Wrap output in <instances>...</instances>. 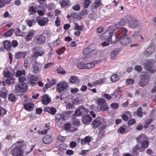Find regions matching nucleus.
I'll return each mask as SVG.
<instances>
[{"label":"nucleus","mask_w":156,"mask_h":156,"mask_svg":"<svg viewBox=\"0 0 156 156\" xmlns=\"http://www.w3.org/2000/svg\"><path fill=\"white\" fill-rule=\"evenodd\" d=\"M120 32H122V36L119 38L118 41L123 45H126L131 42V39L127 36V30L123 27H119Z\"/></svg>","instance_id":"obj_1"},{"label":"nucleus","mask_w":156,"mask_h":156,"mask_svg":"<svg viewBox=\"0 0 156 156\" xmlns=\"http://www.w3.org/2000/svg\"><path fill=\"white\" fill-rule=\"evenodd\" d=\"M57 73H58L63 74L66 73V72L61 67H59L57 70Z\"/></svg>","instance_id":"obj_48"},{"label":"nucleus","mask_w":156,"mask_h":156,"mask_svg":"<svg viewBox=\"0 0 156 156\" xmlns=\"http://www.w3.org/2000/svg\"><path fill=\"white\" fill-rule=\"evenodd\" d=\"M119 51L116 49L113 50L111 53V58L112 60L115 59L117 55L118 54Z\"/></svg>","instance_id":"obj_31"},{"label":"nucleus","mask_w":156,"mask_h":156,"mask_svg":"<svg viewBox=\"0 0 156 156\" xmlns=\"http://www.w3.org/2000/svg\"><path fill=\"white\" fill-rule=\"evenodd\" d=\"M126 126H123L120 127L118 130V132L123 133H125L126 130Z\"/></svg>","instance_id":"obj_45"},{"label":"nucleus","mask_w":156,"mask_h":156,"mask_svg":"<svg viewBox=\"0 0 156 156\" xmlns=\"http://www.w3.org/2000/svg\"><path fill=\"white\" fill-rule=\"evenodd\" d=\"M11 154L13 156H22L23 154V151L19 147H16L11 151Z\"/></svg>","instance_id":"obj_13"},{"label":"nucleus","mask_w":156,"mask_h":156,"mask_svg":"<svg viewBox=\"0 0 156 156\" xmlns=\"http://www.w3.org/2000/svg\"><path fill=\"white\" fill-rule=\"evenodd\" d=\"M112 108L114 109H116L118 108V105L116 103H114L111 104Z\"/></svg>","instance_id":"obj_57"},{"label":"nucleus","mask_w":156,"mask_h":156,"mask_svg":"<svg viewBox=\"0 0 156 156\" xmlns=\"http://www.w3.org/2000/svg\"><path fill=\"white\" fill-rule=\"evenodd\" d=\"M27 22L29 27L32 26L33 23L34 24L36 23L34 19L27 20Z\"/></svg>","instance_id":"obj_46"},{"label":"nucleus","mask_w":156,"mask_h":156,"mask_svg":"<svg viewBox=\"0 0 156 156\" xmlns=\"http://www.w3.org/2000/svg\"><path fill=\"white\" fill-rule=\"evenodd\" d=\"M126 22V19H122L119 23V24L120 26H122L124 25Z\"/></svg>","instance_id":"obj_62"},{"label":"nucleus","mask_w":156,"mask_h":156,"mask_svg":"<svg viewBox=\"0 0 156 156\" xmlns=\"http://www.w3.org/2000/svg\"><path fill=\"white\" fill-rule=\"evenodd\" d=\"M16 35L18 36H21V31L18 28H16L15 31Z\"/></svg>","instance_id":"obj_58"},{"label":"nucleus","mask_w":156,"mask_h":156,"mask_svg":"<svg viewBox=\"0 0 156 156\" xmlns=\"http://www.w3.org/2000/svg\"><path fill=\"white\" fill-rule=\"evenodd\" d=\"M155 62L153 60H148L144 64V66L146 69L151 73H154L156 71V68L154 64Z\"/></svg>","instance_id":"obj_3"},{"label":"nucleus","mask_w":156,"mask_h":156,"mask_svg":"<svg viewBox=\"0 0 156 156\" xmlns=\"http://www.w3.org/2000/svg\"><path fill=\"white\" fill-rule=\"evenodd\" d=\"M88 12L86 9H83L81 11V14L82 16H84L88 14Z\"/></svg>","instance_id":"obj_59"},{"label":"nucleus","mask_w":156,"mask_h":156,"mask_svg":"<svg viewBox=\"0 0 156 156\" xmlns=\"http://www.w3.org/2000/svg\"><path fill=\"white\" fill-rule=\"evenodd\" d=\"M75 114V115H82L80 109V108H78L76 110Z\"/></svg>","instance_id":"obj_60"},{"label":"nucleus","mask_w":156,"mask_h":156,"mask_svg":"<svg viewBox=\"0 0 156 156\" xmlns=\"http://www.w3.org/2000/svg\"><path fill=\"white\" fill-rule=\"evenodd\" d=\"M106 80V79L103 78V79H100L98 80H96L95 81L93 82V84L94 86H97L99 84H101L104 83Z\"/></svg>","instance_id":"obj_34"},{"label":"nucleus","mask_w":156,"mask_h":156,"mask_svg":"<svg viewBox=\"0 0 156 156\" xmlns=\"http://www.w3.org/2000/svg\"><path fill=\"white\" fill-rule=\"evenodd\" d=\"M91 140V138L89 136H87L84 139L80 140L78 138L77 140V141L79 143L81 141V143L82 145L85 144L89 145V143Z\"/></svg>","instance_id":"obj_14"},{"label":"nucleus","mask_w":156,"mask_h":156,"mask_svg":"<svg viewBox=\"0 0 156 156\" xmlns=\"http://www.w3.org/2000/svg\"><path fill=\"white\" fill-rule=\"evenodd\" d=\"M142 108L141 107L137 109V112L138 113V116L139 117L142 116Z\"/></svg>","instance_id":"obj_54"},{"label":"nucleus","mask_w":156,"mask_h":156,"mask_svg":"<svg viewBox=\"0 0 156 156\" xmlns=\"http://www.w3.org/2000/svg\"><path fill=\"white\" fill-rule=\"evenodd\" d=\"M105 121L106 120L105 119L99 117L94 119L91 124L93 128H96L102 124V126L101 129L102 130H103L107 126Z\"/></svg>","instance_id":"obj_2"},{"label":"nucleus","mask_w":156,"mask_h":156,"mask_svg":"<svg viewBox=\"0 0 156 156\" xmlns=\"http://www.w3.org/2000/svg\"><path fill=\"white\" fill-rule=\"evenodd\" d=\"M44 111L53 115H54L57 112V110L55 108L53 107H45L44 108Z\"/></svg>","instance_id":"obj_19"},{"label":"nucleus","mask_w":156,"mask_h":156,"mask_svg":"<svg viewBox=\"0 0 156 156\" xmlns=\"http://www.w3.org/2000/svg\"><path fill=\"white\" fill-rule=\"evenodd\" d=\"M111 79L113 82H115L118 81L119 79V76L117 74H113L111 77Z\"/></svg>","instance_id":"obj_41"},{"label":"nucleus","mask_w":156,"mask_h":156,"mask_svg":"<svg viewBox=\"0 0 156 156\" xmlns=\"http://www.w3.org/2000/svg\"><path fill=\"white\" fill-rule=\"evenodd\" d=\"M13 32V30L11 29L7 31L5 34V35L7 37H9L11 36Z\"/></svg>","instance_id":"obj_51"},{"label":"nucleus","mask_w":156,"mask_h":156,"mask_svg":"<svg viewBox=\"0 0 156 156\" xmlns=\"http://www.w3.org/2000/svg\"><path fill=\"white\" fill-rule=\"evenodd\" d=\"M4 48L8 51H9L12 48L10 42L8 40L3 41Z\"/></svg>","instance_id":"obj_26"},{"label":"nucleus","mask_w":156,"mask_h":156,"mask_svg":"<svg viewBox=\"0 0 156 156\" xmlns=\"http://www.w3.org/2000/svg\"><path fill=\"white\" fill-rule=\"evenodd\" d=\"M34 41L38 44H42L44 43L45 41V37L41 34L36 35L34 38Z\"/></svg>","instance_id":"obj_12"},{"label":"nucleus","mask_w":156,"mask_h":156,"mask_svg":"<svg viewBox=\"0 0 156 156\" xmlns=\"http://www.w3.org/2000/svg\"><path fill=\"white\" fill-rule=\"evenodd\" d=\"M93 44L87 47V48L84 49L83 51V54L84 55H87L94 51L95 49V48Z\"/></svg>","instance_id":"obj_16"},{"label":"nucleus","mask_w":156,"mask_h":156,"mask_svg":"<svg viewBox=\"0 0 156 156\" xmlns=\"http://www.w3.org/2000/svg\"><path fill=\"white\" fill-rule=\"evenodd\" d=\"M27 79L29 83L32 86L34 85L37 81L36 78L31 74H29L28 75Z\"/></svg>","instance_id":"obj_17"},{"label":"nucleus","mask_w":156,"mask_h":156,"mask_svg":"<svg viewBox=\"0 0 156 156\" xmlns=\"http://www.w3.org/2000/svg\"><path fill=\"white\" fill-rule=\"evenodd\" d=\"M83 26H79L78 24L77 23H75V26L74 27V29L75 30H76L78 31H81L83 30Z\"/></svg>","instance_id":"obj_40"},{"label":"nucleus","mask_w":156,"mask_h":156,"mask_svg":"<svg viewBox=\"0 0 156 156\" xmlns=\"http://www.w3.org/2000/svg\"><path fill=\"white\" fill-rule=\"evenodd\" d=\"M74 106L73 104L69 103L67 104L66 106V108L67 109H70L73 108Z\"/></svg>","instance_id":"obj_64"},{"label":"nucleus","mask_w":156,"mask_h":156,"mask_svg":"<svg viewBox=\"0 0 156 156\" xmlns=\"http://www.w3.org/2000/svg\"><path fill=\"white\" fill-rule=\"evenodd\" d=\"M34 107V105L32 103L28 102L24 104L23 108L27 111H31L33 110Z\"/></svg>","instance_id":"obj_21"},{"label":"nucleus","mask_w":156,"mask_h":156,"mask_svg":"<svg viewBox=\"0 0 156 156\" xmlns=\"http://www.w3.org/2000/svg\"><path fill=\"white\" fill-rule=\"evenodd\" d=\"M51 99L47 94H45L42 96V101L43 104H48L51 101Z\"/></svg>","instance_id":"obj_22"},{"label":"nucleus","mask_w":156,"mask_h":156,"mask_svg":"<svg viewBox=\"0 0 156 156\" xmlns=\"http://www.w3.org/2000/svg\"><path fill=\"white\" fill-rule=\"evenodd\" d=\"M4 76L5 77L9 78L11 76L10 72L7 70L4 71Z\"/></svg>","instance_id":"obj_52"},{"label":"nucleus","mask_w":156,"mask_h":156,"mask_svg":"<svg viewBox=\"0 0 156 156\" xmlns=\"http://www.w3.org/2000/svg\"><path fill=\"white\" fill-rule=\"evenodd\" d=\"M102 4V3L100 0H96L94 4L92 5V8L93 9H94L99 7Z\"/></svg>","instance_id":"obj_36"},{"label":"nucleus","mask_w":156,"mask_h":156,"mask_svg":"<svg viewBox=\"0 0 156 156\" xmlns=\"http://www.w3.org/2000/svg\"><path fill=\"white\" fill-rule=\"evenodd\" d=\"M30 14L33 15L36 12L35 8L33 6H31L28 9Z\"/></svg>","instance_id":"obj_44"},{"label":"nucleus","mask_w":156,"mask_h":156,"mask_svg":"<svg viewBox=\"0 0 156 156\" xmlns=\"http://www.w3.org/2000/svg\"><path fill=\"white\" fill-rule=\"evenodd\" d=\"M8 94V91L6 90L5 92L1 91L0 93V96L3 98H6Z\"/></svg>","instance_id":"obj_43"},{"label":"nucleus","mask_w":156,"mask_h":156,"mask_svg":"<svg viewBox=\"0 0 156 156\" xmlns=\"http://www.w3.org/2000/svg\"><path fill=\"white\" fill-rule=\"evenodd\" d=\"M55 122L57 125L59 127L61 126L62 122L64 120L65 116L63 114H57L55 116Z\"/></svg>","instance_id":"obj_8"},{"label":"nucleus","mask_w":156,"mask_h":156,"mask_svg":"<svg viewBox=\"0 0 156 156\" xmlns=\"http://www.w3.org/2000/svg\"><path fill=\"white\" fill-rule=\"evenodd\" d=\"M51 141V138L48 135L45 136L43 138V142L46 144H49Z\"/></svg>","instance_id":"obj_29"},{"label":"nucleus","mask_w":156,"mask_h":156,"mask_svg":"<svg viewBox=\"0 0 156 156\" xmlns=\"http://www.w3.org/2000/svg\"><path fill=\"white\" fill-rule=\"evenodd\" d=\"M135 122V120L134 119H130L128 122V124L129 126H131Z\"/></svg>","instance_id":"obj_61"},{"label":"nucleus","mask_w":156,"mask_h":156,"mask_svg":"<svg viewBox=\"0 0 156 156\" xmlns=\"http://www.w3.org/2000/svg\"><path fill=\"white\" fill-rule=\"evenodd\" d=\"M59 3L62 7H64L70 5V2L68 0H62L59 2Z\"/></svg>","instance_id":"obj_32"},{"label":"nucleus","mask_w":156,"mask_h":156,"mask_svg":"<svg viewBox=\"0 0 156 156\" xmlns=\"http://www.w3.org/2000/svg\"><path fill=\"white\" fill-rule=\"evenodd\" d=\"M62 42V41L60 38H58L55 41L53 42L52 45L54 46H56L59 45Z\"/></svg>","instance_id":"obj_42"},{"label":"nucleus","mask_w":156,"mask_h":156,"mask_svg":"<svg viewBox=\"0 0 156 156\" xmlns=\"http://www.w3.org/2000/svg\"><path fill=\"white\" fill-rule=\"evenodd\" d=\"M140 143L141 144L140 147V151H144V148H146L148 146L149 144L147 140L146 141L142 142Z\"/></svg>","instance_id":"obj_30"},{"label":"nucleus","mask_w":156,"mask_h":156,"mask_svg":"<svg viewBox=\"0 0 156 156\" xmlns=\"http://www.w3.org/2000/svg\"><path fill=\"white\" fill-rule=\"evenodd\" d=\"M113 34L112 33L110 32L109 33V36L106 35L105 34H103L102 36L101 37V38L102 40H110L111 37L112 36Z\"/></svg>","instance_id":"obj_35"},{"label":"nucleus","mask_w":156,"mask_h":156,"mask_svg":"<svg viewBox=\"0 0 156 156\" xmlns=\"http://www.w3.org/2000/svg\"><path fill=\"white\" fill-rule=\"evenodd\" d=\"M28 89L27 85L19 84L18 83L15 87V90L16 92H25Z\"/></svg>","instance_id":"obj_9"},{"label":"nucleus","mask_w":156,"mask_h":156,"mask_svg":"<svg viewBox=\"0 0 156 156\" xmlns=\"http://www.w3.org/2000/svg\"><path fill=\"white\" fill-rule=\"evenodd\" d=\"M8 78L6 80V83L11 84L12 83H13L14 80L11 77Z\"/></svg>","instance_id":"obj_53"},{"label":"nucleus","mask_w":156,"mask_h":156,"mask_svg":"<svg viewBox=\"0 0 156 156\" xmlns=\"http://www.w3.org/2000/svg\"><path fill=\"white\" fill-rule=\"evenodd\" d=\"M127 21L129 26L131 28L136 27L139 24L137 19L132 16H130L127 18Z\"/></svg>","instance_id":"obj_4"},{"label":"nucleus","mask_w":156,"mask_h":156,"mask_svg":"<svg viewBox=\"0 0 156 156\" xmlns=\"http://www.w3.org/2000/svg\"><path fill=\"white\" fill-rule=\"evenodd\" d=\"M31 63L32 64L33 72L35 73H38L39 71V69L38 67L39 63L34 59L31 62Z\"/></svg>","instance_id":"obj_15"},{"label":"nucleus","mask_w":156,"mask_h":156,"mask_svg":"<svg viewBox=\"0 0 156 156\" xmlns=\"http://www.w3.org/2000/svg\"><path fill=\"white\" fill-rule=\"evenodd\" d=\"M69 82L72 83L77 84L79 82V80L75 76H72L69 79Z\"/></svg>","instance_id":"obj_33"},{"label":"nucleus","mask_w":156,"mask_h":156,"mask_svg":"<svg viewBox=\"0 0 156 156\" xmlns=\"http://www.w3.org/2000/svg\"><path fill=\"white\" fill-rule=\"evenodd\" d=\"M136 140L138 143H140L142 142L147 141V138L145 135L141 134L136 138Z\"/></svg>","instance_id":"obj_25"},{"label":"nucleus","mask_w":156,"mask_h":156,"mask_svg":"<svg viewBox=\"0 0 156 156\" xmlns=\"http://www.w3.org/2000/svg\"><path fill=\"white\" fill-rule=\"evenodd\" d=\"M6 113V110L2 108H0V116H2Z\"/></svg>","instance_id":"obj_49"},{"label":"nucleus","mask_w":156,"mask_h":156,"mask_svg":"<svg viewBox=\"0 0 156 156\" xmlns=\"http://www.w3.org/2000/svg\"><path fill=\"white\" fill-rule=\"evenodd\" d=\"M33 49L35 51L31 57L34 59H36L38 56H42L44 54V51L42 49L39 48L37 49L36 48H34Z\"/></svg>","instance_id":"obj_11"},{"label":"nucleus","mask_w":156,"mask_h":156,"mask_svg":"<svg viewBox=\"0 0 156 156\" xmlns=\"http://www.w3.org/2000/svg\"><path fill=\"white\" fill-rule=\"evenodd\" d=\"M60 20L59 17H57L56 20L55 22V24L57 27H59L60 25Z\"/></svg>","instance_id":"obj_56"},{"label":"nucleus","mask_w":156,"mask_h":156,"mask_svg":"<svg viewBox=\"0 0 156 156\" xmlns=\"http://www.w3.org/2000/svg\"><path fill=\"white\" fill-rule=\"evenodd\" d=\"M155 51V47L153 44H150L147 47L146 50L144 52V55L148 56L151 55Z\"/></svg>","instance_id":"obj_10"},{"label":"nucleus","mask_w":156,"mask_h":156,"mask_svg":"<svg viewBox=\"0 0 156 156\" xmlns=\"http://www.w3.org/2000/svg\"><path fill=\"white\" fill-rule=\"evenodd\" d=\"M27 55V53L25 52H19L15 54V57L16 59L21 58H24Z\"/></svg>","instance_id":"obj_27"},{"label":"nucleus","mask_w":156,"mask_h":156,"mask_svg":"<svg viewBox=\"0 0 156 156\" xmlns=\"http://www.w3.org/2000/svg\"><path fill=\"white\" fill-rule=\"evenodd\" d=\"M38 24L41 26H44L47 24L48 22V19L47 18H44L37 20Z\"/></svg>","instance_id":"obj_18"},{"label":"nucleus","mask_w":156,"mask_h":156,"mask_svg":"<svg viewBox=\"0 0 156 156\" xmlns=\"http://www.w3.org/2000/svg\"><path fill=\"white\" fill-rule=\"evenodd\" d=\"M148 81V79L147 76L145 75L141 76L140 85V86L143 87L147 84Z\"/></svg>","instance_id":"obj_20"},{"label":"nucleus","mask_w":156,"mask_h":156,"mask_svg":"<svg viewBox=\"0 0 156 156\" xmlns=\"http://www.w3.org/2000/svg\"><path fill=\"white\" fill-rule=\"evenodd\" d=\"M77 66L80 69H90L95 66V63L94 62H91L87 63H80L78 64Z\"/></svg>","instance_id":"obj_5"},{"label":"nucleus","mask_w":156,"mask_h":156,"mask_svg":"<svg viewBox=\"0 0 156 156\" xmlns=\"http://www.w3.org/2000/svg\"><path fill=\"white\" fill-rule=\"evenodd\" d=\"M97 104L100 107V110L101 111H105L108 110V108L104 99L100 98L98 99L97 100Z\"/></svg>","instance_id":"obj_6"},{"label":"nucleus","mask_w":156,"mask_h":156,"mask_svg":"<svg viewBox=\"0 0 156 156\" xmlns=\"http://www.w3.org/2000/svg\"><path fill=\"white\" fill-rule=\"evenodd\" d=\"M126 82L128 84H132L134 83V80L133 79L129 78L126 80Z\"/></svg>","instance_id":"obj_55"},{"label":"nucleus","mask_w":156,"mask_h":156,"mask_svg":"<svg viewBox=\"0 0 156 156\" xmlns=\"http://www.w3.org/2000/svg\"><path fill=\"white\" fill-rule=\"evenodd\" d=\"M65 129L66 130L70 131L71 132H74L76 130V128L74 127L70 124L66 123L65 125Z\"/></svg>","instance_id":"obj_28"},{"label":"nucleus","mask_w":156,"mask_h":156,"mask_svg":"<svg viewBox=\"0 0 156 156\" xmlns=\"http://www.w3.org/2000/svg\"><path fill=\"white\" fill-rule=\"evenodd\" d=\"M35 33V30H33L28 31L25 37V39L28 41H29L34 37Z\"/></svg>","instance_id":"obj_23"},{"label":"nucleus","mask_w":156,"mask_h":156,"mask_svg":"<svg viewBox=\"0 0 156 156\" xmlns=\"http://www.w3.org/2000/svg\"><path fill=\"white\" fill-rule=\"evenodd\" d=\"M26 74V72L24 70L17 71L16 73V76L17 77L24 76Z\"/></svg>","instance_id":"obj_37"},{"label":"nucleus","mask_w":156,"mask_h":156,"mask_svg":"<svg viewBox=\"0 0 156 156\" xmlns=\"http://www.w3.org/2000/svg\"><path fill=\"white\" fill-rule=\"evenodd\" d=\"M91 3L90 0H84L83 4V7L84 9L87 8Z\"/></svg>","instance_id":"obj_39"},{"label":"nucleus","mask_w":156,"mask_h":156,"mask_svg":"<svg viewBox=\"0 0 156 156\" xmlns=\"http://www.w3.org/2000/svg\"><path fill=\"white\" fill-rule=\"evenodd\" d=\"M80 122L78 119H75L73 122V124L75 126L77 127L80 124Z\"/></svg>","instance_id":"obj_47"},{"label":"nucleus","mask_w":156,"mask_h":156,"mask_svg":"<svg viewBox=\"0 0 156 156\" xmlns=\"http://www.w3.org/2000/svg\"><path fill=\"white\" fill-rule=\"evenodd\" d=\"M135 69L138 72H140L142 69V68L141 66L137 65L135 67Z\"/></svg>","instance_id":"obj_63"},{"label":"nucleus","mask_w":156,"mask_h":156,"mask_svg":"<svg viewBox=\"0 0 156 156\" xmlns=\"http://www.w3.org/2000/svg\"><path fill=\"white\" fill-rule=\"evenodd\" d=\"M26 78L24 76H21L19 78V82L18 83L19 84H22L23 85V84L27 85V84L25 83L26 81Z\"/></svg>","instance_id":"obj_38"},{"label":"nucleus","mask_w":156,"mask_h":156,"mask_svg":"<svg viewBox=\"0 0 156 156\" xmlns=\"http://www.w3.org/2000/svg\"><path fill=\"white\" fill-rule=\"evenodd\" d=\"M8 98L9 101L12 102H14L16 100V98L13 94L9 95Z\"/></svg>","instance_id":"obj_50"},{"label":"nucleus","mask_w":156,"mask_h":156,"mask_svg":"<svg viewBox=\"0 0 156 156\" xmlns=\"http://www.w3.org/2000/svg\"><path fill=\"white\" fill-rule=\"evenodd\" d=\"M69 87L67 83L62 81L58 83L57 85L56 89L59 92H61L66 89Z\"/></svg>","instance_id":"obj_7"},{"label":"nucleus","mask_w":156,"mask_h":156,"mask_svg":"<svg viewBox=\"0 0 156 156\" xmlns=\"http://www.w3.org/2000/svg\"><path fill=\"white\" fill-rule=\"evenodd\" d=\"M92 120V118L89 115H84L83 118L82 122L84 124H87Z\"/></svg>","instance_id":"obj_24"}]
</instances>
